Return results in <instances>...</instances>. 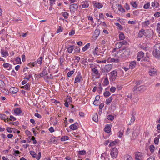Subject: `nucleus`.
Masks as SVG:
<instances>
[{
    "label": "nucleus",
    "mask_w": 160,
    "mask_h": 160,
    "mask_svg": "<svg viewBox=\"0 0 160 160\" xmlns=\"http://www.w3.org/2000/svg\"><path fill=\"white\" fill-rule=\"evenodd\" d=\"M92 3L94 5V6L98 9L101 8L103 6V5L102 3L98 2L96 1L93 2Z\"/></svg>",
    "instance_id": "1a4fd4ad"
},
{
    "label": "nucleus",
    "mask_w": 160,
    "mask_h": 160,
    "mask_svg": "<svg viewBox=\"0 0 160 160\" xmlns=\"http://www.w3.org/2000/svg\"><path fill=\"white\" fill-rule=\"evenodd\" d=\"M92 119L93 120L96 122H97L98 121V117L97 113H95L93 115Z\"/></svg>",
    "instance_id": "b1692460"
},
{
    "label": "nucleus",
    "mask_w": 160,
    "mask_h": 160,
    "mask_svg": "<svg viewBox=\"0 0 160 160\" xmlns=\"http://www.w3.org/2000/svg\"><path fill=\"white\" fill-rule=\"evenodd\" d=\"M90 46V43H88L82 48V50L83 51H85L88 49Z\"/></svg>",
    "instance_id": "72a5a7b5"
},
{
    "label": "nucleus",
    "mask_w": 160,
    "mask_h": 160,
    "mask_svg": "<svg viewBox=\"0 0 160 160\" xmlns=\"http://www.w3.org/2000/svg\"><path fill=\"white\" fill-rule=\"evenodd\" d=\"M73 50V48L72 46H70V47H68L67 49L68 52L69 53H70L72 52Z\"/></svg>",
    "instance_id": "4c0bfd02"
},
{
    "label": "nucleus",
    "mask_w": 160,
    "mask_h": 160,
    "mask_svg": "<svg viewBox=\"0 0 160 160\" xmlns=\"http://www.w3.org/2000/svg\"><path fill=\"white\" fill-rule=\"evenodd\" d=\"M116 90V88L114 87H112L110 89V91L111 92H115Z\"/></svg>",
    "instance_id": "0e129e2a"
},
{
    "label": "nucleus",
    "mask_w": 160,
    "mask_h": 160,
    "mask_svg": "<svg viewBox=\"0 0 160 160\" xmlns=\"http://www.w3.org/2000/svg\"><path fill=\"white\" fill-rule=\"evenodd\" d=\"M108 62H114V63L119 62H120V60L118 58H109L108 59Z\"/></svg>",
    "instance_id": "f8f14e48"
},
{
    "label": "nucleus",
    "mask_w": 160,
    "mask_h": 160,
    "mask_svg": "<svg viewBox=\"0 0 160 160\" xmlns=\"http://www.w3.org/2000/svg\"><path fill=\"white\" fill-rule=\"evenodd\" d=\"M22 111L20 110V108H16L14 110V112L17 115H18L21 114Z\"/></svg>",
    "instance_id": "a211bd4d"
},
{
    "label": "nucleus",
    "mask_w": 160,
    "mask_h": 160,
    "mask_svg": "<svg viewBox=\"0 0 160 160\" xmlns=\"http://www.w3.org/2000/svg\"><path fill=\"white\" fill-rule=\"evenodd\" d=\"M22 88H23L24 89H28L30 88V84L29 83H27L26 85H24V86L22 87Z\"/></svg>",
    "instance_id": "473e14b6"
},
{
    "label": "nucleus",
    "mask_w": 160,
    "mask_h": 160,
    "mask_svg": "<svg viewBox=\"0 0 160 160\" xmlns=\"http://www.w3.org/2000/svg\"><path fill=\"white\" fill-rule=\"evenodd\" d=\"M115 24L116 26H118V27L119 28V29H120V30H122V27L118 23H116Z\"/></svg>",
    "instance_id": "680f3d73"
},
{
    "label": "nucleus",
    "mask_w": 160,
    "mask_h": 160,
    "mask_svg": "<svg viewBox=\"0 0 160 160\" xmlns=\"http://www.w3.org/2000/svg\"><path fill=\"white\" fill-rule=\"evenodd\" d=\"M82 4L81 5H82V8H84L88 7L89 4L88 1H85L82 2Z\"/></svg>",
    "instance_id": "dca6fc26"
},
{
    "label": "nucleus",
    "mask_w": 160,
    "mask_h": 160,
    "mask_svg": "<svg viewBox=\"0 0 160 160\" xmlns=\"http://www.w3.org/2000/svg\"><path fill=\"white\" fill-rule=\"evenodd\" d=\"M118 153V150L116 148H112L111 151L110 155L113 158H115L117 157Z\"/></svg>",
    "instance_id": "7ed1b4c3"
},
{
    "label": "nucleus",
    "mask_w": 160,
    "mask_h": 160,
    "mask_svg": "<svg viewBox=\"0 0 160 160\" xmlns=\"http://www.w3.org/2000/svg\"><path fill=\"white\" fill-rule=\"evenodd\" d=\"M136 65V62L135 61H133L131 62L129 65V68H131V69L134 68Z\"/></svg>",
    "instance_id": "aec40b11"
},
{
    "label": "nucleus",
    "mask_w": 160,
    "mask_h": 160,
    "mask_svg": "<svg viewBox=\"0 0 160 160\" xmlns=\"http://www.w3.org/2000/svg\"><path fill=\"white\" fill-rule=\"evenodd\" d=\"M1 53L3 57H6L8 56V52L4 51L3 49L1 50Z\"/></svg>",
    "instance_id": "412c9836"
},
{
    "label": "nucleus",
    "mask_w": 160,
    "mask_h": 160,
    "mask_svg": "<svg viewBox=\"0 0 160 160\" xmlns=\"http://www.w3.org/2000/svg\"><path fill=\"white\" fill-rule=\"evenodd\" d=\"M112 67V66L111 64H108L105 66L103 70L104 72L107 73L111 70Z\"/></svg>",
    "instance_id": "39448f33"
},
{
    "label": "nucleus",
    "mask_w": 160,
    "mask_h": 160,
    "mask_svg": "<svg viewBox=\"0 0 160 160\" xmlns=\"http://www.w3.org/2000/svg\"><path fill=\"white\" fill-rule=\"evenodd\" d=\"M138 86V84H137L134 87L133 91L134 92L137 93H139L140 92V87Z\"/></svg>",
    "instance_id": "9b49d317"
},
{
    "label": "nucleus",
    "mask_w": 160,
    "mask_h": 160,
    "mask_svg": "<svg viewBox=\"0 0 160 160\" xmlns=\"http://www.w3.org/2000/svg\"><path fill=\"white\" fill-rule=\"evenodd\" d=\"M111 73L112 77L113 78H115L117 75V72L116 71L114 70L111 72Z\"/></svg>",
    "instance_id": "393cba45"
},
{
    "label": "nucleus",
    "mask_w": 160,
    "mask_h": 160,
    "mask_svg": "<svg viewBox=\"0 0 160 160\" xmlns=\"http://www.w3.org/2000/svg\"><path fill=\"white\" fill-rule=\"evenodd\" d=\"M150 21L149 20L145 21L142 23V27H147L150 23Z\"/></svg>",
    "instance_id": "ddd939ff"
},
{
    "label": "nucleus",
    "mask_w": 160,
    "mask_h": 160,
    "mask_svg": "<svg viewBox=\"0 0 160 160\" xmlns=\"http://www.w3.org/2000/svg\"><path fill=\"white\" fill-rule=\"evenodd\" d=\"M150 5V4L149 3H147L146 4L144 5L143 6L144 8L145 9H148Z\"/></svg>",
    "instance_id": "774afa93"
},
{
    "label": "nucleus",
    "mask_w": 160,
    "mask_h": 160,
    "mask_svg": "<svg viewBox=\"0 0 160 160\" xmlns=\"http://www.w3.org/2000/svg\"><path fill=\"white\" fill-rule=\"evenodd\" d=\"M154 16L156 18H158L160 16V13L157 12L154 14Z\"/></svg>",
    "instance_id": "338daca9"
},
{
    "label": "nucleus",
    "mask_w": 160,
    "mask_h": 160,
    "mask_svg": "<svg viewBox=\"0 0 160 160\" xmlns=\"http://www.w3.org/2000/svg\"><path fill=\"white\" fill-rule=\"evenodd\" d=\"M109 83V81L107 78H105L103 83V86H107Z\"/></svg>",
    "instance_id": "7c9ffc66"
},
{
    "label": "nucleus",
    "mask_w": 160,
    "mask_h": 160,
    "mask_svg": "<svg viewBox=\"0 0 160 160\" xmlns=\"http://www.w3.org/2000/svg\"><path fill=\"white\" fill-rule=\"evenodd\" d=\"M20 152L18 150H15L13 155L15 156H18V154L20 153Z\"/></svg>",
    "instance_id": "5fc2aeb1"
},
{
    "label": "nucleus",
    "mask_w": 160,
    "mask_h": 160,
    "mask_svg": "<svg viewBox=\"0 0 160 160\" xmlns=\"http://www.w3.org/2000/svg\"><path fill=\"white\" fill-rule=\"evenodd\" d=\"M10 90L11 92L14 93H16L18 91V89L17 88L15 87L11 88H10Z\"/></svg>",
    "instance_id": "5701e85b"
},
{
    "label": "nucleus",
    "mask_w": 160,
    "mask_h": 160,
    "mask_svg": "<svg viewBox=\"0 0 160 160\" xmlns=\"http://www.w3.org/2000/svg\"><path fill=\"white\" fill-rule=\"evenodd\" d=\"M82 77L81 75L80 72H78V75L75 78L74 83L80 82L82 80Z\"/></svg>",
    "instance_id": "20e7f679"
},
{
    "label": "nucleus",
    "mask_w": 160,
    "mask_h": 160,
    "mask_svg": "<svg viewBox=\"0 0 160 160\" xmlns=\"http://www.w3.org/2000/svg\"><path fill=\"white\" fill-rule=\"evenodd\" d=\"M0 118L2 120H4L5 122H8L9 120L7 119L6 116L5 114H0Z\"/></svg>",
    "instance_id": "f3484780"
},
{
    "label": "nucleus",
    "mask_w": 160,
    "mask_h": 160,
    "mask_svg": "<svg viewBox=\"0 0 160 160\" xmlns=\"http://www.w3.org/2000/svg\"><path fill=\"white\" fill-rule=\"evenodd\" d=\"M104 131L107 133H109L111 131V128L109 125H107L104 128Z\"/></svg>",
    "instance_id": "4be33fe9"
},
{
    "label": "nucleus",
    "mask_w": 160,
    "mask_h": 160,
    "mask_svg": "<svg viewBox=\"0 0 160 160\" xmlns=\"http://www.w3.org/2000/svg\"><path fill=\"white\" fill-rule=\"evenodd\" d=\"M119 38L121 40H123L125 38L124 34L122 32H120L119 34Z\"/></svg>",
    "instance_id": "a19ab883"
},
{
    "label": "nucleus",
    "mask_w": 160,
    "mask_h": 160,
    "mask_svg": "<svg viewBox=\"0 0 160 160\" xmlns=\"http://www.w3.org/2000/svg\"><path fill=\"white\" fill-rule=\"evenodd\" d=\"M153 54L155 57L160 59V52H157V50L153 51Z\"/></svg>",
    "instance_id": "4468645a"
},
{
    "label": "nucleus",
    "mask_w": 160,
    "mask_h": 160,
    "mask_svg": "<svg viewBox=\"0 0 160 160\" xmlns=\"http://www.w3.org/2000/svg\"><path fill=\"white\" fill-rule=\"evenodd\" d=\"M8 120H10L12 121V120H13V121H14V120H16V119L13 116L11 115L10 116V118Z\"/></svg>",
    "instance_id": "69168bd1"
},
{
    "label": "nucleus",
    "mask_w": 160,
    "mask_h": 160,
    "mask_svg": "<svg viewBox=\"0 0 160 160\" xmlns=\"http://www.w3.org/2000/svg\"><path fill=\"white\" fill-rule=\"evenodd\" d=\"M140 152H138L135 153V159L138 160H140Z\"/></svg>",
    "instance_id": "c85d7f7f"
},
{
    "label": "nucleus",
    "mask_w": 160,
    "mask_h": 160,
    "mask_svg": "<svg viewBox=\"0 0 160 160\" xmlns=\"http://www.w3.org/2000/svg\"><path fill=\"white\" fill-rule=\"evenodd\" d=\"M124 160H132V158L130 155H127Z\"/></svg>",
    "instance_id": "de8ad7c7"
},
{
    "label": "nucleus",
    "mask_w": 160,
    "mask_h": 160,
    "mask_svg": "<svg viewBox=\"0 0 160 160\" xmlns=\"http://www.w3.org/2000/svg\"><path fill=\"white\" fill-rule=\"evenodd\" d=\"M118 10L122 13L125 12V9L120 5H118Z\"/></svg>",
    "instance_id": "c756f323"
},
{
    "label": "nucleus",
    "mask_w": 160,
    "mask_h": 160,
    "mask_svg": "<svg viewBox=\"0 0 160 160\" xmlns=\"http://www.w3.org/2000/svg\"><path fill=\"white\" fill-rule=\"evenodd\" d=\"M123 134V131H119L118 132V137H119L120 138H121L122 137Z\"/></svg>",
    "instance_id": "13d9d810"
},
{
    "label": "nucleus",
    "mask_w": 160,
    "mask_h": 160,
    "mask_svg": "<svg viewBox=\"0 0 160 160\" xmlns=\"http://www.w3.org/2000/svg\"><path fill=\"white\" fill-rule=\"evenodd\" d=\"M157 31L160 34V23H158L157 25Z\"/></svg>",
    "instance_id": "a18cd8bd"
},
{
    "label": "nucleus",
    "mask_w": 160,
    "mask_h": 160,
    "mask_svg": "<svg viewBox=\"0 0 160 160\" xmlns=\"http://www.w3.org/2000/svg\"><path fill=\"white\" fill-rule=\"evenodd\" d=\"M30 153L33 158H36L37 154L34 151H30Z\"/></svg>",
    "instance_id": "f704fd0d"
},
{
    "label": "nucleus",
    "mask_w": 160,
    "mask_h": 160,
    "mask_svg": "<svg viewBox=\"0 0 160 160\" xmlns=\"http://www.w3.org/2000/svg\"><path fill=\"white\" fill-rule=\"evenodd\" d=\"M122 45L120 42H119L117 43L116 44V47L117 48H119L122 47Z\"/></svg>",
    "instance_id": "37998d69"
},
{
    "label": "nucleus",
    "mask_w": 160,
    "mask_h": 160,
    "mask_svg": "<svg viewBox=\"0 0 160 160\" xmlns=\"http://www.w3.org/2000/svg\"><path fill=\"white\" fill-rule=\"evenodd\" d=\"M86 152L85 151L83 150L82 151H80L78 153L81 155H83L86 154Z\"/></svg>",
    "instance_id": "bf43d9fd"
},
{
    "label": "nucleus",
    "mask_w": 160,
    "mask_h": 160,
    "mask_svg": "<svg viewBox=\"0 0 160 160\" xmlns=\"http://www.w3.org/2000/svg\"><path fill=\"white\" fill-rule=\"evenodd\" d=\"M112 97H110L109 98L107 99L106 100V104L107 105H108L112 102Z\"/></svg>",
    "instance_id": "2f4dec72"
},
{
    "label": "nucleus",
    "mask_w": 160,
    "mask_h": 160,
    "mask_svg": "<svg viewBox=\"0 0 160 160\" xmlns=\"http://www.w3.org/2000/svg\"><path fill=\"white\" fill-rule=\"evenodd\" d=\"M99 84V90H98V92L99 93H100L102 90V87L101 86V83H100Z\"/></svg>",
    "instance_id": "e2e57ef3"
},
{
    "label": "nucleus",
    "mask_w": 160,
    "mask_h": 160,
    "mask_svg": "<svg viewBox=\"0 0 160 160\" xmlns=\"http://www.w3.org/2000/svg\"><path fill=\"white\" fill-rule=\"evenodd\" d=\"M151 30H147L145 31L143 29L141 30V38L143 36H145V37L143 38V39L145 41H146L147 40V38L146 37L150 36V34L149 33L150 32H151Z\"/></svg>",
    "instance_id": "f03ea898"
},
{
    "label": "nucleus",
    "mask_w": 160,
    "mask_h": 160,
    "mask_svg": "<svg viewBox=\"0 0 160 160\" xmlns=\"http://www.w3.org/2000/svg\"><path fill=\"white\" fill-rule=\"evenodd\" d=\"M78 5L77 4H73L70 6V9L71 11L74 12L75 9L78 8Z\"/></svg>",
    "instance_id": "0eeeda50"
},
{
    "label": "nucleus",
    "mask_w": 160,
    "mask_h": 160,
    "mask_svg": "<svg viewBox=\"0 0 160 160\" xmlns=\"http://www.w3.org/2000/svg\"><path fill=\"white\" fill-rule=\"evenodd\" d=\"M122 45L128 44V43L125 40H123L120 42Z\"/></svg>",
    "instance_id": "6e6d98bb"
},
{
    "label": "nucleus",
    "mask_w": 160,
    "mask_h": 160,
    "mask_svg": "<svg viewBox=\"0 0 160 160\" xmlns=\"http://www.w3.org/2000/svg\"><path fill=\"white\" fill-rule=\"evenodd\" d=\"M48 73H47V70L46 69H44L42 72L40 74V77H42L44 76L45 75H47Z\"/></svg>",
    "instance_id": "cd10ccee"
},
{
    "label": "nucleus",
    "mask_w": 160,
    "mask_h": 160,
    "mask_svg": "<svg viewBox=\"0 0 160 160\" xmlns=\"http://www.w3.org/2000/svg\"><path fill=\"white\" fill-rule=\"evenodd\" d=\"M141 57L142 58L141 61H147L148 60V58L146 57H145V52L142 51H141Z\"/></svg>",
    "instance_id": "6e6552de"
},
{
    "label": "nucleus",
    "mask_w": 160,
    "mask_h": 160,
    "mask_svg": "<svg viewBox=\"0 0 160 160\" xmlns=\"http://www.w3.org/2000/svg\"><path fill=\"white\" fill-rule=\"evenodd\" d=\"M157 70L156 68H151L149 69L148 72L149 75L151 76H154L156 74Z\"/></svg>",
    "instance_id": "423d86ee"
},
{
    "label": "nucleus",
    "mask_w": 160,
    "mask_h": 160,
    "mask_svg": "<svg viewBox=\"0 0 160 160\" xmlns=\"http://www.w3.org/2000/svg\"><path fill=\"white\" fill-rule=\"evenodd\" d=\"M69 139V138L68 136H62L61 137V140L62 141H64L65 140H68Z\"/></svg>",
    "instance_id": "c9c22d12"
},
{
    "label": "nucleus",
    "mask_w": 160,
    "mask_h": 160,
    "mask_svg": "<svg viewBox=\"0 0 160 160\" xmlns=\"http://www.w3.org/2000/svg\"><path fill=\"white\" fill-rule=\"evenodd\" d=\"M100 34V30L98 29H96L94 32L93 37L95 39H96Z\"/></svg>",
    "instance_id": "9d476101"
},
{
    "label": "nucleus",
    "mask_w": 160,
    "mask_h": 160,
    "mask_svg": "<svg viewBox=\"0 0 160 160\" xmlns=\"http://www.w3.org/2000/svg\"><path fill=\"white\" fill-rule=\"evenodd\" d=\"M74 72V70L71 71L70 72H68L67 73V76L68 77H70L72 75Z\"/></svg>",
    "instance_id": "c03bdc74"
},
{
    "label": "nucleus",
    "mask_w": 160,
    "mask_h": 160,
    "mask_svg": "<svg viewBox=\"0 0 160 160\" xmlns=\"http://www.w3.org/2000/svg\"><path fill=\"white\" fill-rule=\"evenodd\" d=\"M159 142V138L156 137L154 139V142L155 144H158Z\"/></svg>",
    "instance_id": "864d4df0"
},
{
    "label": "nucleus",
    "mask_w": 160,
    "mask_h": 160,
    "mask_svg": "<svg viewBox=\"0 0 160 160\" xmlns=\"http://www.w3.org/2000/svg\"><path fill=\"white\" fill-rule=\"evenodd\" d=\"M118 142V140H115L114 141L111 142L110 143L109 145V147H111L112 146H113L117 143Z\"/></svg>",
    "instance_id": "e433bc0d"
},
{
    "label": "nucleus",
    "mask_w": 160,
    "mask_h": 160,
    "mask_svg": "<svg viewBox=\"0 0 160 160\" xmlns=\"http://www.w3.org/2000/svg\"><path fill=\"white\" fill-rule=\"evenodd\" d=\"M130 51L129 48H124L120 50L115 54L116 56L119 58H125L130 55Z\"/></svg>",
    "instance_id": "f257e3e1"
},
{
    "label": "nucleus",
    "mask_w": 160,
    "mask_h": 160,
    "mask_svg": "<svg viewBox=\"0 0 160 160\" xmlns=\"http://www.w3.org/2000/svg\"><path fill=\"white\" fill-rule=\"evenodd\" d=\"M77 125H78V123H75L74 124H72V125H71L70 126L69 128L71 129H72L73 130H75L77 129L78 128Z\"/></svg>",
    "instance_id": "6ab92c4d"
},
{
    "label": "nucleus",
    "mask_w": 160,
    "mask_h": 160,
    "mask_svg": "<svg viewBox=\"0 0 160 160\" xmlns=\"http://www.w3.org/2000/svg\"><path fill=\"white\" fill-rule=\"evenodd\" d=\"M107 118L108 120H113L114 119V117L111 115H108L107 117Z\"/></svg>",
    "instance_id": "8fccbe9b"
},
{
    "label": "nucleus",
    "mask_w": 160,
    "mask_h": 160,
    "mask_svg": "<svg viewBox=\"0 0 160 160\" xmlns=\"http://www.w3.org/2000/svg\"><path fill=\"white\" fill-rule=\"evenodd\" d=\"M42 58H43L42 57H40L38 59V60L37 61V62L39 64H41Z\"/></svg>",
    "instance_id": "09e8293b"
},
{
    "label": "nucleus",
    "mask_w": 160,
    "mask_h": 160,
    "mask_svg": "<svg viewBox=\"0 0 160 160\" xmlns=\"http://www.w3.org/2000/svg\"><path fill=\"white\" fill-rule=\"evenodd\" d=\"M98 48L97 47L96 48L94 51L93 52V53L94 55H98L99 54L98 53Z\"/></svg>",
    "instance_id": "603ef678"
},
{
    "label": "nucleus",
    "mask_w": 160,
    "mask_h": 160,
    "mask_svg": "<svg viewBox=\"0 0 160 160\" xmlns=\"http://www.w3.org/2000/svg\"><path fill=\"white\" fill-rule=\"evenodd\" d=\"M62 14L65 18H68L69 14L68 12H62Z\"/></svg>",
    "instance_id": "ea45409f"
},
{
    "label": "nucleus",
    "mask_w": 160,
    "mask_h": 160,
    "mask_svg": "<svg viewBox=\"0 0 160 160\" xmlns=\"http://www.w3.org/2000/svg\"><path fill=\"white\" fill-rule=\"evenodd\" d=\"M97 62H99L100 63H105L106 62V60L104 59L103 60H97Z\"/></svg>",
    "instance_id": "052dcab7"
},
{
    "label": "nucleus",
    "mask_w": 160,
    "mask_h": 160,
    "mask_svg": "<svg viewBox=\"0 0 160 160\" xmlns=\"http://www.w3.org/2000/svg\"><path fill=\"white\" fill-rule=\"evenodd\" d=\"M155 50H157V52H160V44L158 43L156 44L154 46Z\"/></svg>",
    "instance_id": "a878e982"
},
{
    "label": "nucleus",
    "mask_w": 160,
    "mask_h": 160,
    "mask_svg": "<svg viewBox=\"0 0 160 160\" xmlns=\"http://www.w3.org/2000/svg\"><path fill=\"white\" fill-rule=\"evenodd\" d=\"M3 66L7 70H10L12 68V65L8 63H4L3 64Z\"/></svg>",
    "instance_id": "2eb2a0df"
},
{
    "label": "nucleus",
    "mask_w": 160,
    "mask_h": 160,
    "mask_svg": "<svg viewBox=\"0 0 160 160\" xmlns=\"http://www.w3.org/2000/svg\"><path fill=\"white\" fill-rule=\"evenodd\" d=\"M5 84L2 80H0V88H3L5 86Z\"/></svg>",
    "instance_id": "58836bf2"
},
{
    "label": "nucleus",
    "mask_w": 160,
    "mask_h": 160,
    "mask_svg": "<svg viewBox=\"0 0 160 160\" xmlns=\"http://www.w3.org/2000/svg\"><path fill=\"white\" fill-rule=\"evenodd\" d=\"M15 61L17 63H20L21 62V59L20 58L17 57L16 58Z\"/></svg>",
    "instance_id": "4d7b16f0"
},
{
    "label": "nucleus",
    "mask_w": 160,
    "mask_h": 160,
    "mask_svg": "<svg viewBox=\"0 0 160 160\" xmlns=\"http://www.w3.org/2000/svg\"><path fill=\"white\" fill-rule=\"evenodd\" d=\"M151 6L153 7L157 8L159 6V3L157 2L154 1L152 2Z\"/></svg>",
    "instance_id": "bb28decb"
},
{
    "label": "nucleus",
    "mask_w": 160,
    "mask_h": 160,
    "mask_svg": "<svg viewBox=\"0 0 160 160\" xmlns=\"http://www.w3.org/2000/svg\"><path fill=\"white\" fill-rule=\"evenodd\" d=\"M155 149V147L153 145H151L149 147V149L152 152H154Z\"/></svg>",
    "instance_id": "79ce46f5"
},
{
    "label": "nucleus",
    "mask_w": 160,
    "mask_h": 160,
    "mask_svg": "<svg viewBox=\"0 0 160 160\" xmlns=\"http://www.w3.org/2000/svg\"><path fill=\"white\" fill-rule=\"evenodd\" d=\"M104 96L105 97H108L110 95V93L109 91H106L104 93Z\"/></svg>",
    "instance_id": "3c124183"
},
{
    "label": "nucleus",
    "mask_w": 160,
    "mask_h": 160,
    "mask_svg": "<svg viewBox=\"0 0 160 160\" xmlns=\"http://www.w3.org/2000/svg\"><path fill=\"white\" fill-rule=\"evenodd\" d=\"M92 72L96 75H98V70L95 68H93L92 70Z\"/></svg>",
    "instance_id": "49530a36"
}]
</instances>
